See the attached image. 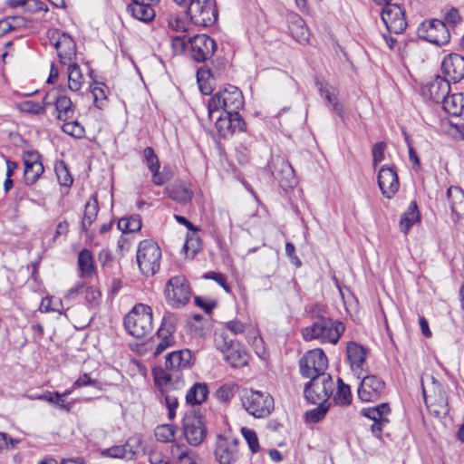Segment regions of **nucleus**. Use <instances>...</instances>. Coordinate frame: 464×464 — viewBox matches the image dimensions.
<instances>
[{"instance_id":"nucleus-1","label":"nucleus","mask_w":464,"mask_h":464,"mask_svg":"<svg viewBox=\"0 0 464 464\" xmlns=\"http://www.w3.org/2000/svg\"><path fill=\"white\" fill-rule=\"evenodd\" d=\"M193 356L189 350H180L169 353L165 361V369H154L155 382L168 392L169 389H181L184 386L181 371L192 364Z\"/></svg>"},{"instance_id":"nucleus-2","label":"nucleus","mask_w":464,"mask_h":464,"mask_svg":"<svg viewBox=\"0 0 464 464\" xmlns=\"http://www.w3.org/2000/svg\"><path fill=\"white\" fill-rule=\"evenodd\" d=\"M239 397L242 407L255 418H266L274 410V399L266 392L244 389Z\"/></svg>"},{"instance_id":"nucleus-3","label":"nucleus","mask_w":464,"mask_h":464,"mask_svg":"<svg viewBox=\"0 0 464 464\" xmlns=\"http://www.w3.org/2000/svg\"><path fill=\"white\" fill-rule=\"evenodd\" d=\"M430 383L426 386L425 381L421 379V388L427 408L434 416L444 417L449 412L448 398L442 385L430 375L427 376Z\"/></svg>"},{"instance_id":"nucleus-4","label":"nucleus","mask_w":464,"mask_h":464,"mask_svg":"<svg viewBox=\"0 0 464 464\" xmlns=\"http://www.w3.org/2000/svg\"><path fill=\"white\" fill-rule=\"evenodd\" d=\"M160 259L161 250L156 242L145 239L139 243L136 260L143 276H154L160 269Z\"/></svg>"},{"instance_id":"nucleus-5","label":"nucleus","mask_w":464,"mask_h":464,"mask_svg":"<svg viewBox=\"0 0 464 464\" xmlns=\"http://www.w3.org/2000/svg\"><path fill=\"white\" fill-rule=\"evenodd\" d=\"M243 105L244 98L241 91L234 85H227L208 101V114L211 116L214 111L219 109L224 110L225 113L236 112Z\"/></svg>"},{"instance_id":"nucleus-6","label":"nucleus","mask_w":464,"mask_h":464,"mask_svg":"<svg viewBox=\"0 0 464 464\" xmlns=\"http://www.w3.org/2000/svg\"><path fill=\"white\" fill-rule=\"evenodd\" d=\"M335 383L330 374L309 379L304 387V395L310 403H331Z\"/></svg>"},{"instance_id":"nucleus-7","label":"nucleus","mask_w":464,"mask_h":464,"mask_svg":"<svg viewBox=\"0 0 464 464\" xmlns=\"http://www.w3.org/2000/svg\"><path fill=\"white\" fill-rule=\"evenodd\" d=\"M344 330L342 321H315L312 326L304 329L303 336L305 340L336 343Z\"/></svg>"},{"instance_id":"nucleus-8","label":"nucleus","mask_w":464,"mask_h":464,"mask_svg":"<svg viewBox=\"0 0 464 464\" xmlns=\"http://www.w3.org/2000/svg\"><path fill=\"white\" fill-rule=\"evenodd\" d=\"M299 372L304 378H316L327 375L328 359L322 349H313L306 352L299 359Z\"/></svg>"},{"instance_id":"nucleus-9","label":"nucleus","mask_w":464,"mask_h":464,"mask_svg":"<svg viewBox=\"0 0 464 464\" xmlns=\"http://www.w3.org/2000/svg\"><path fill=\"white\" fill-rule=\"evenodd\" d=\"M187 14L194 24L203 27L214 24L218 16L215 0L190 1Z\"/></svg>"},{"instance_id":"nucleus-10","label":"nucleus","mask_w":464,"mask_h":464,"mask_svg":"<svg viewBox=\"0 0 464 464\" xmlns=\"http://www.w3.org/2000/svg\"><path fill=\"white\" fill-rule=\"evenodd\" d=\"M164 295L167 303L175 308L184 306L190 298V286L183 276H172L166 284Z\"/></svg>"},{"instance_id":"nucleus-11","label":"nucleus","mask_w":464,"mask_h":464,"mask_svg":"<svg viewBox=\"0 0 464 464\" xmlns=\"http://www.w3.org/2000/svg\"><path fill=\"white\" fill-rule=\"evenodd\" d=\"M184 436L191 446L200 445L207 436L202 417L195 411L187 412L182 420Z\"/></svg>"},{"instance_id":"nucleus-12","label":"nucleus","mask_w":464,"mask_h":464,"mask_svg":"<svg viewBox=\"0 0 464 464\" xmlns=\"http://www.w3.org/2000/svg\"><path fill=\"white\" fill-rule=\"evenodd\" d=\"M418 34L421 38L437 45H444L450 39L447 24L439 19L423 22L418 28Z\"/></svg>"},{"instance_id":"nucleus-13","label":"nucleus","mask_w":464,"mask_h":464,"mask_svg":"<svg viewBox=\"0 0 464 464\" xmlns=\"http://www.w3.org/2000/svg\"><path fill=\"white\" fill-rule=\"evenodd\" d=\"M51 40L53 42L61 63L66 65L75 63L76 44L69 34L54 31L52 33Z\"/></svg>"},{"instance_id":"nucleus-14","label":"nucleus","mask_w":464,"mask_h":464,"mask_svg":"<svg viewBox=\"0 0 464 464\" xmlns=\"http://www.w3.org/2000/svg\"><path fill=\"white\" fill-rule=\"evenodd\" d=\"M385 382L378 376H364L358 387L357 393L361 401L369 402L379 400L385 392Z\"/></svg>"},{"instance_id":"nucleus-15","label":"nucleus","mask_w":464,"mask_h":464,"mask_svg":"<svg viewBox=\"0 0 464 464\" xmlns=\"http://www.w3.org/2000/svg\"><path fill=\"white\" fill-rule=\"evenodd\" d=\"M381 16L390 33L401 34L407 26L404 12L399 5H386L382 8Z\"/></svg>"},{"instance_id":"nucleus-16","label":"nucleus","mask_w":464,"mask_h":464,"mask_svg":"<svg viewBox=\"0 0 464 464\" xmlns=\"http://www.w3.org/2000/svg\"><path fill=\"white\" fill-rule=\"evenodd\" d=\"M390 413L391 408L388 403L363 408L361 411L362 416L373 420L371 430L376 438L381 437L383 428L389 423L388 415Z\"/></svg>"},{"instance_id":"nucleus-17","label":"nucleus","mask_w":464,"mask_h":464,"mask_svg":"<svg viewBox=\"0 0 464 464\" xmlns=\"http://www.w3.org/2000/svg\"><path fill=\"white\" fill-rule=\"evenodd\" d=\"M191 57L198 63L210 58L217 47L215 41L207 34H198L188 38Z\"/></svg>"},{"instance_id":"nucleus-18","label":"nucleus","mask_w":464,"mask_h":464,"mask_svg":"<svg viewBox=\"0 0 464 464\" xmlns=\"http://www.w3.org/2000/svg\"><path fill=\"white\" fill-rule=\"evenodd\" d=\"M215 455L220 464H233L238 458V440L231 437L219 435Z\"/></svg>"},{"instance_id":"nucleus-19","label":"nucleus","mask_w":464,"mask_h":464,"mask_svg":"<svg viewBox=\"0 0 464 464\" xmlns=\"http://www.w3.org/2000/svg\"><path fill=\"white\" fill-rule=\"evenodd\" d=\"M43 102L47 107L52 104L55 105L57 119L60 121H66L74 115V107L71 99L63 95L58 96L55 90L48 92L44 97Z\"/></svg>"},{"instance_id":"nucleus-20","label":"nucleus","mask_w":464,"mask_h":464,"mask_svg":"<svg viewBox=\"0 0 464 464\" xmlns=\"http://www.w3.org/2000/svg\"><path fill=\"white\" fill-rule=\"evenodd\" d=\"M23 161L24 165V183L26 185H33L44 171L41 156L37 151H24L23 154Z\"/></svg>"},{"instance_id":"nucleus-21","label":"nucleus","mask_w":464,"mask_h":464,"mask_svg":"<svg viewBox=\"0 0 464 464\" xmlns=\"http://www.w3.org/2000/svg\"><path fill=\"white\" fill-rule=\"evenodd\" d=\"M377 181L382 194L386 198H392L397 193L400 187L394 167L382 166L378 173Z\"/></svg>"},{"instance_id":"nucleus-22","label":"nucleus","mask_w":464,"mask_h":464,"mask_svg":"<svg viewBox=\"0 0 464 464\" xmlns=\"http://www.w3.org/2000/svg\"><path fill=\"white\" fill-rule=\"evenodd\" d=\"M450 91L449 80L441 76H435L422 86L421 94L434 102H442Z\"/></svg>"},{"instance_id":"nucleus-23","label":"nucleus","mask_w":464,"mask_h":464,"mask_svg":"<svg viewBox=\"0 0 464 464\" xmlns=\"http://www.w3.org/2000/svg\"><path fill=\"white\" fill-rule=\"evenodd\" d=\"M442 72L454 82L464 78V57L458 53H450L441 63Z\"/></svg>"},{"instance_id":"nucleus-24","label":"nucleus","mask_w":464,"mask_h":464,"mask_svg":"<svg viewBox=\"0 0 464 464\" xmlns=\"http://www.w3.org/2000/svg\"><path fill=\"white\" fill-rule=\"evenodd\" d=\"M272 173L284 189L293 188L296 184L295 170L291 164L283 159H277L274 162Z\"/></svg>"},{"instance_id":"nucleus-25","label":"nucleus","mask_w":464,"mask_h":464,"mask_svg":"<svg viewBox=\"0 0 464 464\" xmlns=\"http://www.w3.org/2000/svg\"><path fill=\"white\" fill-rule=\"evenodd\" d=\"M179 444L155 445L149 452L150 464H177L175 453H178Z\"/></svg>"},{"instance_id":"nucleus-26","label":"nucleus","mask_w":464,"mask_h":464,"mask_svg":"<svg viewBox=\"0 0 464 464\" xmlns=\"http://www.w3.org/2000/svg\"><path fill=\"white\" fill-rule=\"evenodd\" d=\"M316 86L322 98H324L327 106L332 111L335 112L339 117H344V109L342 103L338 102L337 90L330 83L323 81H316Z\"/></svg>"},{"instance_id":"nucleus-27","label":"nucleus","mask_w":464,"mask_h":464,"mask_svg":"<svg viewBox=\"0 0 464 464\" xmlns=\"http://www.w3.org/2000/svg\"><path fill=\"white\" fill-rule=\"evenodd\" d=\"M288 27L293 38L301 44L309 42L310 32L304 19L297 14H290L288 17Z\"/></svg>"},{"instance_id":"nucleus-28","label":"nucleus","mask_w":464,"mask_h":464,"mask_svg":"<svg viewBox=\"0 0 464 464\" xmlns=\"http://www.w3.org/2000/svg\"><path fill=\"white\" fill-rule=\"evenodd\" d=\"M347 358L353 372H361L364 369L366 364V351L365 349L354 342H350L346 348Z\"/></svg>"},{"instance_id":"nucleus-29","label":"nucleus","mask_w":464,"mask_h":464,"mask_svg":"<svg viewBox=\"0 0 464 464\" xmlns=\"http://www.w3.org/2000/svg\"><path fill=\"white\" fill-rule=\"evenodd\" d=\"M169 197L178 202L185 205L193 198V190L189 185L184 182H177L167 188Z\"/></svg>"},{"instance_id":"nucleus-30","label":"nucleus","mask_w":464,"mask_h":464,"mask_svg":"<svg viewBox=\"0 0 464 464\" xmlns=\"http://www.w3.org/2000/svg\"><path fill=\"white\" fill-rule=\"evenodd\" d=\"M157 3L158 2H132L128 6V9L134 18L148 23L155 17L153 5Z\"/></svg>"},{"instance_id":"nucleus-31","label":"nucleus","mask_w":464,"mask_h":464,"mask_svg":"<svg viewBox=\"0 0 464 464\" xmlns=\"http://www.w3.org/2000/svg\"><path fill=\"white\" fill-rule=\"evenodd\" d=\"M447 198L453 214L464 218V191L457 186H451L447 190Z\"/></svg>"},{"instance_id":"nucleus-32","label":"nucleus","mask_w":464,"mask_h":464,"mask_svg":"<svg viewBox=\"0 0 464 464\" xmlns=\"http://www.w3.org/2000/svg\"><path fill=\"white\" fill-rule=\"evenodd\" d=\"M442 104L449 115L459 118L464 113V93L448 94Z\"/></svg>"},{"instance_id":"nucleus-33","label":"nucleus","mask_w":464,"mask_h":464,"mask_svg":"<svg viewBox=\"0 0 464 464\" xmlns=\"http://www.w3.org/2000/svg\"><path fill=\"white\" fill-rule=\"evenodd\" d=\"M123 325L130 335L140 339L149 335L152 330V321H123Z\"/></svg>"},{"instance_id":"nucleus-34","label":"nucleus","mask_w":464,"mask_h":464,"mask_svg":"<svg viewBox=\"0 0 464 464\" xmlns=\"http://www.w3.org/2000/svg\"><path fill=\"white\" fill-rule=\"evenodd\" d=\"M208 395V388L206 383H194L186 393V402L190 405H199L206 401Z\"/></svg>"},{"instance_id":"nucleus-35","label":"nucleus","mask_w":464,"mask_h":464,"mask_svg":"<svg viewBox=\"0 0 464 464\" xmlns=\"http://www.w3.org/2000/svg\"><path fill=\"white\" fill-rule=\"evenodd\" d=\"M224 360L233 368H240L246 365L248 361L247 353L235 343L225 354Z\"/></svg>"},{"instance_id":"nucleus-36","label":"nucleus","mask_w":464,"mask_h":464,"mask_svg":"<svg viewBox=\"0 0 464 464\" xmlns=\"http://www.w3.org/2000/svg\"><path fill=\"white\" fill-rule=\"evenodd\" d=\"M137 452V449L127 441L124 445L112 446L102 451V455L110 458L131 459Z\"/></svg>"},{"instance_id":"nucleus-37","label":"nucleus","mask_w":464,"mask_h":464,"mask_svg":"<svg viewBox=\"0 0 464 464\" xmlns=\"http://www.w3.org/2000/svg\"><path fill=\"white\" fill-rule=\"evenodd\" d=\"M420 220V213L418 211V206L415 201L410 203L406 212L401 218L400 227L404 233H407L410 227Z\"/></svg>"},{"instance_id":"nucleus-38","label":"nucleus","mask_w":464,"mask_h":464,"mask_svg":"<svg viewBox=\"0 0 464 464\" xmlns=\"http://www.w3.org/2000/svg\"><path fill=\"white\" fill-rule=\"evenodd\" d=\"M99 207L94 196L85 203L84 214L82 221V228L87 231L88 227L94 222L98 214Z\"/></svg>"},{"instance_id":"nucleus-39","label":"nucleus","mask_w":464,"mask_h":464,"mask_svg":"<svg viewBox=\"0 0 464 464\" xmlns=\"http://www.w3.org/2000/svg\"><path fill=\"white\" fill-rule=\"evenodd\" d=\"M68 72V87L72 92H77L81 89L83 76L82 74L80 66L76 63H69Z\"/></svg>"},{"instance_id":"nucleus-40","label":"nucleus","mask_w":464,"mask_h":464,"mask_svg":"<svg viewBox=\"0 0 464 464\" xmlns=\"http://www.w3.org/2000/svg\"><path fill=\"white\" fill-rule=\"evenodd\" d=\"M141 218L139 215L121 218L118 221V228L123 233H134L141 228Z\"/></svg>"},{"instance_id":"nucleus-41","label":"nucleus","mask_w":464,"mask_h":464,"mask_svg":"<svg viewBox=\"0 0 464 464\" xmlns=\"http://www.w3.org/2000/svg\"><path fill=\"white\" fill-rule=\"evenodd\" d=\"M337 391L334 396V401L337 405H349L352 401V393L350 386L345 384L341 378L337 380Z\"/></svg>"},{"instance_id":"nucleus-42","label":"nucleus","mask_w":464,"mask_h":464,"mask_svg":"<svg viewBox=\"0 0 464 464\" xmlns=\"http://www.w3.org/2000/svg\"><path fill=\"white\" fill-rule=\"evenodd\" d=\"M78 265L84 276L90 277L93 275V261L89 250L83 249L79 253Z\"/></svg>"},{"instance_id":"nucleus-43","label":"nucleus","mask_w":464,"mask_h":464,"mask_svg":"<svg viewBox=\"0 0 464 464\" xmlns=\"http://www.w3.org/2000/svg\"><path fill=\"white\" fill-rule=\"evenodd\" d=\"M237 390L238 386L236 383L228 382L217 390L216 396L218 401L227 403L235 396Z\"/></svg>"},{"instance_id":"nucleus-44","label":"nucleus","mask_w":464,"mask_h":464,"mask_svg":"<svg viewBox=\"0 0 464 464\" xmlns=\"http://www.w3.org/2000/svg\"><path fill=\"white\" fill-rule=\"evenodd\" d=\"M314 405H317L316 408L309 411L306 412V419L310 422L316 423L323 420L329 411V408L331 406V403H314Z\"/></svg>"},{"instance_id":"nucleus-45","label":"nucleus","mask_w":464,"mask_h":464,"mask_svg":"<svg viewBox=\"0 0 464 464\" xmlns=\"http://www.w3.org/2000/svg\"><path fill=\"white\" fill-rule=\"evenodd\" d=\"M176 427L170 424H165L157 427L155 436L160 442H169L175 438Z\"/></svg>"},{"instance_id":"nucleus-46","label":"nucleus","mask_w":464,"mask_h":464,"mask_svg":"<svg viewBox=\"0 0 464 464\" xmlns=\"http://www.w3.org/2000/svg\"><path fill=\"white\" fill-rule=\"evenodd\" d=\"M176 326L173 321H161L160 328L157 330V338L165 339L169 341H175L174 333Z\"/></svg>"},{"instance_id":"nucleus-47","label":"nucleus","mask_w":464,"mask_h":464,"mask_svg":"<svg viewBox=\"0 0 464 464\" xmlns=\"http://www.w3.org/2000/svg\"><path fill=\"white\" fill-rule=\"evenodd\" d=\"M18 108L23 112L39 115L45 112L47 106L33 101H24L18 104Z\"/></svg>"},{"instance_id":"nucleus-48","label":"nucleus","mask_w":464,"mask_h":464,"mask_svg":"<svg viewBox=\"0 0 464 464\" xmlns=\"http://www.w3.org/2000/svg\"><path fill=\"white\" fill-rule=\"evenodd\" d=\"M135 317H148L152 318L151 307L144 304H137L132 309L125 315L124 319H134Z\"/></svg>"},{"instance_id":"nucleus-49","label":"nucleus","mask_w":464,"mask_h":464,"mask_svg":"<svg viewBox=\"0 0 464 464\" xmlns=\"http://www.w3.org/2000/svg\"><path fill=\"white\" fill-rule=\"evenodd\" d=\"M62 130L64 133L74 137L76 139H81L84 136L85 130L84 128L76 121H65Z\"/></svg>"},{"instance_id":"nucleus-50","label":"nucleus","mask_w":464,"mask_h":464,"mask_svg":"<svg viewBox=\"0 0 464 464\" xmlns=\"http://www.w3.org/2000/svg\"><path fill=\"white\" fill-rule=\"evenodd\" d=\"M168 27L177 33H180V34H185L188 31L187 22L180 18L179 16L174 14H169L167 17Z\"/></svg>"},{"instance_id":"nucleus-51","label":"nucleus","mask_w":464,"mask_h":464,"mask_svg":"<svg viewBox=\"0 0 464 464\" xmlns=\"http://www.w3.org/2000/svg\"><path fill=\"white\" fill-rule=\"evenodd\" d=\"M216 128L218 133L224 138H227L229 135L233 134L228 113H225L224 115H220L218 117V119L216 121Z\"/></svg>"},{"instance_id":"nucleus-52","label":"nucleus","mask_w":464,"mask_h":464,"mask_svg":"<svg viewBox=\"0 0 464 464\" xmlns=\"http://www.w3.org/2000/svg\"><path fill=\"white\" fill-rule=\"evenodd\" d=\"M143 156L145 162L151 171L159 170L160 168V160L158 156L155 154L154 150L151 147H146L143 150Z\"/></svg>"},{"instance_id":"nucleus-53","label":"nucleus","mask_w":464,"mask_h":464,"mask_svg":"<svg viewBox=\"0 0 464 464\" xmlns=\"http://www.w3.org/2000/svg\"><path fill=\"white\" fill-rule=\"evenodd\" d=\"M242 435L248 444L250 450L256 453L259 450V443L255 430L244 427L241 429Z\"/></svg>"},{"instance_id":"nucleus-54","label":"nucleus","mask_w":464,"mask_h":464,"mask_svg":"<svg viewBox=\"0 0 464 464\" xmlns=\"http://www.w3.org/2000/svg\"><path fill=\"white\" fill-rule=\"evenodd\" d=\"M62 302L59 299H54L53 297H45L42 300L40 304V311L41 312H57L59 315L62 314L60 309L62 307Z\"/></svg>"},{"instance_id":"nucleus-55","label":"nucleus","mask_w":464,"mask_h":464,"mask_svg":"<svg viewBox=\"0 0 464 464\" xmlns=\"http://www.w3.org/2000/svg\"><path fill=\"white\" fill-rule=\"evenodd\" d=\"M215 345L223 353V355L235 344L231 340H228L224 333L215 334Z\"/></svg>"},{"instance_id":"nucleus-56","label":"nucleus","mask_w":464,"mask_h":464,"mask_svg":"<svg viewBox=\"0 0 464 464\" xmlns=\"http://www.w3.org/2000/svg\"><path fill=\"white\" fill-rule=\"evenodd\" d=\"M55 172L57 179L62 186H70L72 183V179L69 170L63 163L55 167Z\"/></svg>"},{"instance_id":"nucleus-57","label":"nucleus","mask_w":464,"mask_h":464,"mask_svg":"<svg viewBox=\"0 0 464 464\" xmlns=\"http://www.w3.org/2000/svg\"><path fill=\"white\" fill-rule=\"evenodd\" d=\"M188 44V39L187 40L186 34L171 36V48L173 52L177 54L182 53L186 49Z\"/></svg>"},{"instance_id":"nucleus-58","label":"nucleus","mask_w":464,"mask_h":464,"mask_svg":"<svg viewBox=\"0 0 464 464\" xmlns=\"http://www.w3.org/2000/svg\"><path fill=\"white\" fill-rule=\"evenodd\" d=\"M176 459L181 464H197L195 461V454L190 450H183L181 445H179L178 453H175V460Z\"/></svg>"},{"instance_id":"nucleus-59","label":"nucleus","mask_w":464,"mask_h":464,"mask_svg":"<svg viewBox=\"0 0 464 464\" xmlns=\"http://www.w3.org/2000/svg\"><path fill=\"white\" fill-rule=\"evenodd\" d=\"M151 173H152V178H151L152 183L156 186L164 185L171 178L170 171L167 170L166 168H164L161 171H160V169H159L156 171H151Z\"/></svg>"},{"instance_id":"nucleus-60","label":"nucleus","mask_w":464,"mask_h":464,"mask_svg":"<svg viewBox=\"0 0 464 464\" xmlns=\"http://www.w3.org/2000/svg\"><path fill=\"white\" fill-rule=\"evenodd\" d=\"M203 277L206 278V279H211V280L216 281L220 286H222V288L227 293H230L231 292V288L227 284V278H226V276L223 274L217 273V272H208V273L205 274L203 276Z\"/></svg>"},{"instance_id":"nucleus-61","label":"nucleus","mask_w":464,"mask_h":464,"mask_svg":"<svg viewBox=\"0 0 464 464\" xmlns=\"http://www.w3.org/2000/svg\"><path fill=\"white\" fill-rule=\"evenodd\" d=\"M386 143L383 141L377 142L372 147V163L376 166L384 160V150Z\"/></svg>"},{"instance_id":"nucleus-62","label":"nucleus","mask_w":464,"mask_h":464,"mask_svg":"<svg viewBox=\"0 0 464 464\" xmlns=\"http://www.w3.org/2000/svg\"><path fill=\"white\" fill-rule=\"evenodd\" d=\"M195 304L200 307L207 314H210L214 307L217 305V302L203 296H196Z\"/></svg>"},{"instance_id":"nucleus-63","label":"nucleus","mask_w":464,"mask_h":464,"mask_svg":"<svg viewBox=\"0 0 464 464\" xmlns=\"http://www.w3.org/2000/svg\"><path fill=\"white\" fill-rule=\"evenodd\" d=\"M187 329L195 337H200L205 334L203 321H188Z\"/></svg>"},{"instance_id":"nucleus-64","label":"nucleus","mask_w":464,"mask_h":464,"mask_svg":"<svg viewBox=\"0 0 464 464\" xmlns=\"http://www.w3.org/2000/svg\"><path fill=\"white\" fill-rule=\"evenodd\" d=\"M165 404L168 408V416L170 420L176 416V409L179 406L178 398L175 395L167 393L165 395Z\"/></svg>"}]
</instances>
